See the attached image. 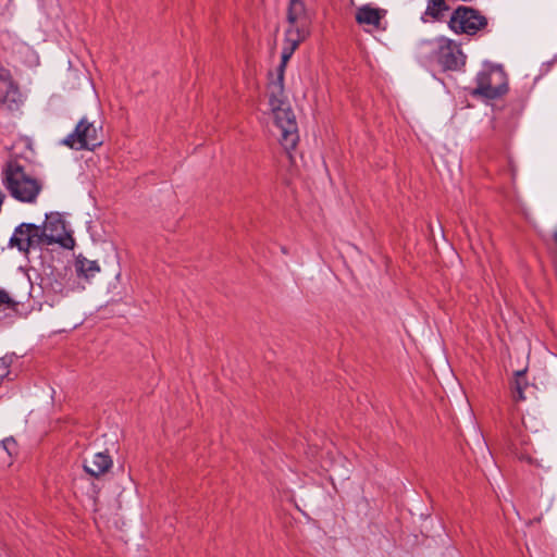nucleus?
<instances>
[{
  "instance_id": "1",
  "label": "nucleus",
  "mask_w": 557,
  "mask_h": 557,
  "mask_svg": "<svg viewBox=\"0 0 557 557\" xmlns=\"http://www.w3.org/2000/svg\"><path fill=\"white\" fill-rule=\"evenodd\" d=\"M286 67L280 64L275 77H272L268 85L269 106L273 116L274 125L278 129L277 139L286 151L296 148L299 134L296 116L285 96L284 73Z\"/></svg>"
},
{
  "instance_id": "2",
  "label": "nucleus",
  "mask_w": 557,
  "mask_h": 557,
  "mask_svg": "<svg viewBox=\"0 0 557 557\" xmlns=\"http://www.w3.org/2000/svg\"><path fill=\"white\" fill-rule=\"evenodd\" d=\"M1 183L9 195L24 203H35L44 183L17 160H9L1 169Z\"/></svg>"
},
{
  "instance_id": "3",
  "label": "nucleus",
  "mask_w": 557,
  "mask_h": 557,
  "mask_svg": "<svg viewBox=\"0 0 557 557\" xmlns=\"http://www.w3.org/2000/svg\"><path fill=\"white\" fill-rule=\"evenodd\" d=\"M287 28L285 29L281 63L286 67L299 45L310 35V17L302 0H289L287 7Z\"/></svg>"
},
{
  "instance_id": "4",
  "label": "nucleus",
  "mask_w": 557,
  "mask_h": 557,
  "mask_svg": "<svg viewBox=\"0 0 557 557\" xmlns=\"http://www.w3.org/2000/svg\"><path fill=\"white\" fill-rule=\"evenodd\" d=\"M473 96L496 99L508 90V77L502 65L485 64L475 78Z\"/></svg>"
},
{
  "instance_id": "5",
  "label": "nucleus",
  "mask_w": 557,
  "mask_h": 557,
  "mask_svg": "<svg viewBox=\"0 0 557 557\" xmlns=\"http://www.w3.org/2000/svg\"><path fill=\"white\" fill-rule=\"evenodd\" d=\"M100 129L84 116L76 124L74 131L62 140V145L74 150H94L102 144Z\"/></svg>"
},
{
  "instance_id": "6",
  "label": "nucleus",
  "mask_w": 557,
  "mask_h": 557,
  "mask_svg": "<svg viewBox=\"0 0 557 557\" xmlns=\"http://www.w3.org/2000/svg\"><path fill=\"white\" fill-rule=\"evenodd\" d=\"M487 25V18L475 9L459 5L451 14L448 26L456 34L475 35Z\"/></svg>"
},
{
  "instance_id": "7",
  "label": "nucleus",
  "mask_w": 557,
  "mask_h": 557,
  "mask_svg": "<svg viewBox=\"0 0 557 557\" xmlns=\"http://www.w3.org/2000/svg\"><path fill=\"white\" fill-rule=\"evenodd\" d=\"M434 58L444 70L448 71H457L466 64V55L460 45L445 37L436 40Z\"/></svg>"
},
{
  "instance_id": "8",
  "label": "nucleus",
  "mask_w": 557,
  "mask_h": 557,
  "mask_svg": "<svg viewBox=\"0 0 557 557\" xmlns=\"http://www.w3.org/2000/svg\"><path fill=\"white\" fill-rule=\"evenodd\" d=\"M41 244H60L64 248H72L74 239L66 233L65 223L60 213L46 215L44 226L40 227Z\"/></svg>"
},
{
  "instance_id": "9",
  "label": "nucleus",
  "mask_w": 557,
  "mask_h": 557,
  "mask_svg": "<svg viewBox=\"0 0 557 557\" xmlns=\"http://www.w3.org/2000/svg\"><path fill=\"white\" fill-rule=\"evenodd\" d=\"M40 244V226L32 223L18 225L10 238V246L16 247L22 252H28L30 248Z\"/></svg>"
},
{
  "instance_id": "10",
  "label": "nucleus",
  "mask_w": 557,
  "mask_h": 557,
  "mask_svg": "<svg viewBox=\"0 0 557 557\" xmlns=\"http://www.w3.org/2000/svg\"><path fill=\"white\" fill-rule=\"evenodd\" d=\"M21 94L9 70L0 69V109L13 111L18 109Z\"/></svg>"
},
{
  "instance_id": "11",
  "label": "nucleus",
  "mask_w": 557,
  "mask_h": 557,
  "mask_svg": "<svg viewBox=\"0 0 557 557\" xmlns=\"http://www.w3.org/2000/svg\"><path fill=\"white\" fill-rule=\"evenodd\" d=\"M113 467L112 457L108 453H96L91 458L84 459L83 468L94 478H100Z\"/></svg>"
},
{
  "instance_id": "12",
  "label": "nucleus",
  "mask_w": 557,
  "mask_h": 557,
  "mask_svg": "<svg viewBox=\"0 0 557 557\" xmlns=\"http://www.w3.org/2000/svg\"><path fill=\"white\" fill-rule=\"evenodd\" d=\"M385 15V10L366 4L358 8L356 12V21L360 25H368L375 29H382V20Z\"/></svg>"
},
{
  "instance_id": "13",
  "label": "nucleus",
  "mask_w": 557,
  "mask_h": 557,
  "mask_svg": "<svg viewBox=\"0 0 557 557\" xmlns=\"http://www.w3.org/2000/svg\"><path fill=\"white\" fill-rule=\"evenodd\" d=\"M530 388L525 377V370H520L515 373V380L511 384L512 397L515 401H522L527 399L524 392Z\"/></svg>"
},
{
  "instance_id": "14",
  "label": "nucleus",
  "mask_w": 557,
  "mask_h": 557,
  "mask_svg": "<svg viewBox=\"0 0 557 557\" xmlns=\"http://www.w3.org/2000/svg\"><path fill=\"white\" fill-rule=\"evenodd\" d=\"M75 269L77 274L85 278L94 277L98 272H100V267L97 261L88 260L82 256L77 257Z\"/></svg>"
},
{
  "instance_id": "15",
  "label": "nucleus",
  "mask_w": 557,
  "mask_h": 557,
  "mask_svg": "<svg viewBox=\"0 0 557 557\" xmlns=\"http://www.w3.org/2000/svg\"><path fill=\"white\" fill-rule=\"evenodd\" d=\"M449 11V5L446 0H429L425 15L430 16L435 21H440L445 16V13Z\"/></svg>"
},
{
  "instance_id": "16",
  "label": "nucleus",
  "mask_w": 557,
  "mask_h": 557,
  "mask_svg": "<svg viewBox=\"0 0 557 557\" xmlns=\"http://www.w3.org/2000/svg\"><path fill=\"white\" fill-rule=\"evenodd\" d=\"M522 424L525 428V430L536 433L540 431V428L542 425V422L536 419V417L532 414H528L522 417Z\"/></svg>"
},
{
  "instance_id": "17",
  "label": "nucleus",
  "mask_w": 557,
  "mask_h": 557,
  "mask_svg": "<svg viewBox=\"0 0 557 557\" xmlns=\"http://www.w3.org/2000/svg\"><path fill=\"white\" fill-rule=\"evenodd\" d=\"M17 302L9 295L8 292L0 288V308L15 309Z\"/></svg>"
},
{
  "instance_id": "18",
  "label": "nucleus",
  "mask_w": 557,
  "mask_h": 557,
  "mask_svg": "<svg viewBox=\"0 0 557 557\" xmlns=\"http://www.w3.org/2000/svg\"><path fill=\"white\" fill-rule=\"evenodd\" d=\"M4 448L11 454V448L16 445L13 438H7L3 441Z\"/></svg>"
}]
</instances>
